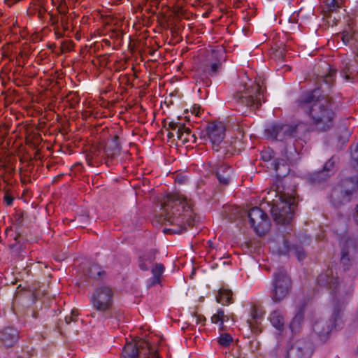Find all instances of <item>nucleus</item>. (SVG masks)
<instances>
[{"instance_id": "55", "label": "nucleus", "mask_w": 358, "mask_h": 358, "mask_svg": "<svg viewBox=\"0 0 358 358\" xmlns=\"http://www.w3.org/2000/svg\"><path fill=\"white\" fill-rule=\"evenodd\" d=\"M238 358H244V357H238Z\"/></svg>"}, {"instance_id": "48", "label": "nucleus", "mask_w": 358, "mask_h": 358, "mask_svg": "<svg viewBox=\"0 0 358 358\" xmlns=\"http://www.w3.org/2000/svg\"><path fill=\"white\" fill-rule=\"evenodd\" d=\"M174 136V134L173 132H169L168 137L169 138H173Z\"/></svg>"}, {"instance_id": "37", "label": "nucleus", "mask_w": 358, "mask_h": 358, "mask_svg": "<svg viewBox=\"0 0 358 358\" xmlns=\"http://www.w3.org/2000/svg\"><path fill=\"white\" fill-rule=\"evenodd\" d=\"M192 317L196 319V323H203L206 321V318L203 315H197L196 313H194Z\"/></svg>"}, {"instance_id": "28", "label": "nucleus", "mask_w": 358, "mask_h": 358, "mask_svg": "<svg viewBox=\"0 0 358 358\" xmlns=\"http://www.w3.org/2000/svg\"><path fill=\"white\" fill-rule=\"evenodd\" d=\"M229 320V316L224 314L222 309H219L217 313L211 317L213 323L217 324L220 322V329L223 330L224 328V322Z\"/></svg>"}, {"instance_id": "34", "label": "nucleus", "mask_w": 358, "mask_h": 358, "mask_svg": "<svg viewBox=\"0 0 358 358\" xmlns=\"http://www.w3.org/2000/svg\"><path fill=\"white\" fill-rule=\"evenodd\" d=\"M298 152L294 150V152L286 150V157L287 160L289 162L294 161L296 159V156H298Z\"/></svg>"}, {"instance_id": "33", "label": "nucleus", "mask_w": 358, "mask_h": 358, "mask_svg": "<svg viewBox=\"0 0 358 358\" xmlns=\"http://www.w3.org/2000/svg\"><path fill=\"white\" fill-rule=\"evenodd\" d=\"M78 315V311L76 310H72L71 315L65 317V322L69 324L71 321L75 322Z\"/></svg>"}, {"instance_id": "42", "label": "nucleus", "mask_w": 358, "mask_h": 358, "mask_svg": "<svg viewBox=\"0 0 358 358\" xmlns=\"http://www.w3.org/2000/svg\"><path fill=\"white\" fill-rule=\"evenodd\" d=\"M341 38L345 44H348L350 41V37L348 36V34H343L341 36Z\"/></svg>"}, {"instance_id": "5", "label": "nucleus", "mask_w": 358, "mask_h": 358, "mask_svg": "<svg viewBox=\"0 0 358 358\" xmlns=\"http://www.w3.org/2000/svg\"><path fill=\"white\" fill-rule=\"evenodd\" d=\"M292 281L284 268H280L274 273L270 296L275 303L282 301L290 293Z\"/></svg>"}, {"instance_id": "15", "label": "nucleus", "mask_w": 358, "mask_h": 358, "mask_svg": "<svg viewBox=\"0 0 358 358\" xmlns=\"http://www.w3.org/2000/svg\"><path fill=\"white\" fill-rule=\"evenodd\" d=\"M272 249L279 255H294L299 261H302L306 257V253L301 246L292 245L290 246L289 241L282 240V245L277 248L275 245H272Z\"/></svg>"}, {"instance_id": "13", "label": "nucleus", "mask_w": 358, "mask_h": 358, "mask_svg": "<svg viewBox=\"0 0 358 358\" xmlns=\"http://www.w3.org/2000/svg\"><path fill=\"white\" fill-rule=\"evenodd\" d=\"M225 126L221 122H214L209 123L206 128V134L210 139L213 149L218 152L222 146L225 136Z\"/></svg>"}, {"instance_id": "10", "label": "nucleus", "mask_w": 358, "mask_h": 358, "mask_svg": "<svg viewBox=\"0 0 358 358\" xmlns=\"http://www.w3.org/2000/svg\"><path fill=\"white\" fill-rule=\"evenodd\" d=\"M250 226L255 231L262 236L268 231L270 222L267 215L259 207H253L248 212Z\"/></svg>"}, {"instance_id": "45", "label": "nucleus", "mask_w": 358, "mask_h": 358, "mask_svg": "<svg viewBox=\"0 0 358 358\" xmlns=\"http://www.w3.org/2000/svg\"><path fill=\"white\" fill-rule=\"evenodd\" d=\"M355 48L357 49V51H356V55H355V62L357 63H358V42H357V44L355 45Z\"/></svg>"}, {"instance_id": "44", "label": "nucleus", "mask_w": 358, "mask_h": 358, "mask_svg": "<svg viewBox=\"0 0 358 358\" xmlns=\"http://www.w3.org/2000/svg\"><path fill=\"white\" fill-rule=\"evenodd\" d=\"M22 240V234L19 232H17V235L15 237V241L16 243L20 244Z\"/></svg>"}, {"instance_id": "3", "label": "nucleus", "mask_w": 358, "mask_h": 358, "mask_svg": "<svg viewBox=\"0 0 358 358\" xmlns=\"http://www.w3.org/2000/svg\"><path fill=\"white\" fill-rule=\"evenodd\" d=\"M299 103L303 106L317 128L325 131L334 124L335 113L331 99L322 96L319 89L303 94Z\"/></svg>"}, {"instance_id": "41", "label": "nucleus", "mask_w": 358, "mask_h": 358, "mask_svg": "<svg viewBox=\"0 0 358 358\" xmlns=\"http://www.w3.org/2000/svg\"><path fill=\"white\" fill-rule=\"evenodd\" d=\"M192 113L195 114L196 115H199L200 113V106L194 105L192 107Z\"/></svg>"}, {"instance_id": "25", "label": "nucleus", "mask_w": 358, "mask_h": 358, "mask_svg": "<svg viewBox=\"0 0 358 358\" xmlns=\"http://www.w3.org/2000/svg\"><path fill=\"white\" fill-rule=\"evenodd\" d=\"M232 292L227 289H221L219 291L218 296L216 298L217 303H220L222 305H228L232 303Z\"/></svg>"}, {"instance_id": "26", "label": "nucleus", "mask_w": 358, "mask_h": 358, "mask_svg": "<svg viewBox=\"0 0 358 358\" xmlns=\"http://www.w3.org/2000/svg\"><path fill=\"white\" fill-rule=\"evenodd\" d=\"M164 271V266L162 264H156L152 268V273L153 278L152 279L151 283L149 286H154L159 284L160 282V277Z\"/></svg>"}, {"instance_id": "46", "label": "nucleus", "mask_w": 358, "mask_h": 358, "mask_svg": "<svg viewBox=\"0 0 358 358\" xmlns=\"http://www.w3.org/2000/svg\"><path fill=\"white\" fill-rule=\"evenodd\" d=\"M355 220L358 223V205L356 208V213L355 215Z\"/></svg>"}, {"instance_id": "31", "label": "nucleus", "mask_w": 358, "mask_h": 358, "mask_svg": "<svg viewBox=\"0 0 358 358\" xmlns=\"http://www.w3.org/2000/svg\"><path fill=\"white\" fill-rule=\"evenodd\" d=\"M232 341V337L229 334H222L218 338V343L222 346H228Z\"/></svg>"}, {"instance_id": "36", "label": "nucleus", "mask_w": 358, "mask_h": 358, "mask_svg": "<svg viewBox=\"0 0 358 358\" xmlns=\"http://www.w3.org/2000/svg\"><path fill=\"white\" fill-rule=\"evenodd\" d=\"M141 259L148 264H152L155 259V252H151L149 255L141 257Z\"/></svg>"}, {"instance_id": "19", "label": "nucleus", "mask_w": 358, "mask_h": 358, "mask_svg": "<svg viewBox=\"0 0 358 358\" xmlns=\"http://www.w3.org/2000/svg\"><path fill=\"white\" fill-rule=\"evenodd\" d=\"M341 263L344 266L345 269L348 268L350 265V259L349 257L350 248H354V242L352 239H345L341 242Z\"/></svg>"}, {"instance_id": "38", "label": "nucleus", "mask_w": 358, "mask_h": 358, "mask_svg": "<svg viewBox=\"0 0 358 358\" xmlns=\"http://www.w3.org/2000/svg\"><path fill=\"white\" fill-rule=\"evenodd\" d=\"M147 262L143 260L141 258V261H140V263H139V267L141 270H143V271H148L149 269V266L147 264Z\"/></svg>"}, {"instance_id": "14", "label": "nucleus", "mask_w": 358, "mask_h": 358, "mask_svg": "<svg viewBox=\"0 0 358 358\" xmlns=\"http://www.w3.org/2000/svg\"><path fill=\"white\" fill-rule=\"evenodd\" d=\"M214 54H212L204 60L199 67V71L203 78L208 79L209 77L216 76L221 68L222 63L219 59H214Z\"/></svg>"}, {"instance_id": "21", "label": "nucleus", "mask_w": 358, "mask_h": 358, "mask_svg": "<svg viewBox=\"0 0 358 358\" xmlns=\"http://www.w3.org/2000/svg\"><path fill=\"white\" fill-rule=\"evenodd\" d=\"M269 320L271 324L277 329H283L285 325V319L282 313L278 310L273 311L269 316Z\"/></svg>"}, {"instance_id": "43", "label": "nucleus", "mask_w": 358, "mask_h": 358, "mask_svg": "<svg viewBox=\"0 0 358 358\" xmlns=\"http://www.w3.org/2000/svg\"><path fill=\"white\" fill-rule=\"evenodd\" d=\"M252 320L257 322V319L259 318L258 313L255 309H252Z\"/></svg>"}, {"instance_id": "27", "label": "nucleus", "mask_w": 358, "mask_h": 358, "mask_svg": "<svg viewBox=\"0 0 358 358\" xmlns=\"http://www.w3.org/2000/svg\"><path fill=\"white\" fill-rule=\"evenodd\" d=\"M339 8H341L339 0H326V3L323 7L324 16H330L331 12L336 11Z\"/></svg>"}, {"instance_id": "17", "label": "nucleus", "mask_w": 358, "mask_h": 358, "mask_svg": "<svg viewBox=\"0 0 358 358\" xmlns=\"http://www.w3.org/2000/svg\"><path fill=\"white\" fill-rule=\"evenodd\" d=\"M215 172L220 184L229 185L232 172V169L229 166L224 164H217Z\"/></svg>"}, {"instance_id": "32", "label": "nucleus", "mask_w": 358, "mask_h": 358, "mask_svg": "<svg viewBox=\"0 0 358 358\" xmlns=\"http://www.w3.org/2000/svg\"><path fill=\"white\" fill-rule=\"evenodd\" d=\"M336 70L334 69H329L328 74L324 77V82L327 84L331 85L333 83L334 78L336 76Z\"/></svg>"}, {"instance_id": "54", "label": "nucleus", "mask_w": 358, "mask_h": 358, "mask_svg": "<svg viewBox=\"0 0 358 358\" xmlns=\"http://www.w3.org/2000/svg\"><path fill=\"white\" fill-rule=\"evenodd\" d=\"M65 48H66V50H69V47H66Z\"/></svg>"}, {"instance_id": "12", "label": "nucleus", "mask_w": 358, "mask_h": 358, "mask_svg": "<svg viewBox=\"0 0 358 358\" xmlns=\"http://www.w3.org/2000/svg\"><path fill=\"white\" fill-rule=\"evenodd\" d=\"M313 345L308 339L301 338L295 341L287 350V358H310Z\"/></svg>"}, {"instance_id": "49", "label": "nucleus", "mask_w": 358, "mask_h": 358, "mask_svg": "<svg viewBox=\"0 0 358 358\" xmlns=\"http://www.w3.org/2000/svg\"><path fill=\"white\" fill-rule=\"evenodd\" d=\"M248 322L249 323V326H250V327H252V322H251L250 320H248Z\"/></svg>"}, {"instance_id": "11", "label": "nucleus", "mask_w": 358, "mask_h": 358, "mask_svg": "<svg viewBox=\"0 0 358 358\" xmlns=\"http://www.w3.org/2000/svg\"><path fill=\"white\" fill-rule=\"evenodd\" d=\"M301 124L292 125L284 124H276L266 129L268 138L282 141L287 138L295 137L297 129Z\"/></svg>"}, {"instance_id": "20", "label": "nucleus", "mask_w": 358, "mask_h": 358, "mask_svg": "<svg viewBox=\"0 0 358 358\" xmlns=\"http://www.w3.org/2000/svg\"><path fill=\"white\" fill-rule=\"evenodd\" d=\"M176 134L178 138L183 143L189 142L191 140H192V141H195L196 139L194 134H191L190 129L185 127L184 124H180Z\"/></svg>"}, {"instance_id": "1", "label": "nucleus", "mask_w": 358, "mask_h": 358, "mask_svg": "<svg viewBox=\"0 0 358 358\" xmlns=\"http://www.w3.org/2000/svg\"><path fill=\"white\" fill-rule=\"evenodd\" d=\"M317 285L330 291L331 300L333 306L334 320L326 318H317L313 324V331L321 339H325L330 334L335 322L340 318L341 312L353 291L350 282H339L337 277L334 275L331 269H328L321 273L317 278Z\"/></svg>"}, {"instance_id": "16", "label": "nucleus", "mask_w": 358, "mask_h": 358, "mask_svg": "<svg viewBox=\"0 0 358 358\" xmlns=\"http://www.w3.org/2000/svg\"><path fill=\"white\" fill-rule=\"evenodd\" d=\"M337 158L334 156L326 162L322 170L315 172L310 176L308 181L312 185H319L326 180L330 176L331 169L336 163Z\"/></svg>"}, {"instance_id": "22", "label": "nucleus", "mask_w": 358, "mask_h": 358, "mask_svg": "<svg viewBox=\"0 0 358 358\" xmlns=\"http://www.w3.org/2000/svg\"><path fill=\"white\" fill-rule=\"evenodd\" d=\"M120 151V145L118 136H115L113 140L108 143L106 146L105 152L108 157H113L117 155Z\"/></svg>"}, {"instance_id": "53", "label": "nucleus", "mask_w": 358, "mask_h": 358, "mask_svg": "<svg viewBox=\"0 0 358 358\" xmlns=\"http://www.w3.org/2000/svg\"><path fill=\"white\" fill-rule=\"evenodd\" d=\"M62 34H58V37H62Z\"/></svg>"}, {"instance_id": "47", "label": "nucleus", "mask_w": 358, "mask_h": 358, "mask_svg": "<svg viewBox=\"0 0 358 358\" xmlns=\"http://www.w3.org/2000/svg\"><path fill=\"white\" fill-rule=\"evenodd\" d=\"M91 316H92V317H99V316H100V314H98L97 313L94 312V313H92L91 314Z\"/></svg>"}, {"instance_id": "18", "label": "nucleus", "mask_w": 358, "mask_h": 358, "mask_svg": "<svg viewBox=\"0 0 358 358\" xmlns=\"http://www.w3.org/2000/svg\"><path fill=\"white\" fill-rule=\"evenodd\" d=\"M1 339L6 345L12 347L19 339L18 331L13 327L5 328L1 331Z\"/></svg>"}, {"instance_id": "50", "label": "nucleus", "mask_w": 358, "mask_h": 358, "mask_svg": "<svg viewBox=\"0 0 358 358\" xmlns=\"http://www.w3.org/2000/svg\"><path fill=\"white\" fill-rule=\"evenodd\" d=\"M176 180H177L178 181H179L180 182H182V179H180V178H178V176H177Z\"/></svg>"}, {"instance_id": "40", "label": "nucleus", "mask_w": 358, "mask_h": 358, "mask_svg": "<svg viewBox=\"0 0 358 358\" xmlns=\"http://www.w3.org/2000/svg\"><path fill=\"white\" fill-rule=\"evenodd\" d=\"M4 201L6 202L8 205H11L13 201V198L12 196L8 194H6L4 196Z\"/></svg>"}, {"instance_id": "6", "label": "nucleus", "mask_w": 358, "mask_h": 358, "mask_svg": "<svg viewBox=\"0 0 358 358\" xmlns=\"http://www.w3.org/2000/svg\"><path fill=\"white\" fill-rule=\"evenodd\" d=\"M357 189L358 177L347 179L341 186L333 189L330 196L331 202L336 207L341 206L351 200V196Z\"/></svg>"}, {"instance_id": "39", "label": "nucleus", "mask_w": 358, "mask_h": 358, "mask_svg": "<svg viewBox=\"0 0 358 358\" xmlns=\"http://www.w3.org/2000/svg\"><path fill=\"white\" fill-rule=\"evenodd\" d=\"M180 124L175 122H170L169 123V128L172 129V130H176V131H177L178 129L180 127Z\"/></svg>"}, {"instance_id": "30", "label": "nucleus", "mask_w": 358, "mask_h": 358, "mask_svg": "<svg viewBox=\"0 0 358 358\" xmlns=\"http://www.w3.org/2000/svg\"><path fill=\"white\" fill-rule=\"evenodd\" d=\"M102 272L103 271L98 265L92 264L89 268L88 275L92 278H96L99 277L101 275Z\"/></svg>"}, {"instance_id": "29", "label": "nucleus", "mask_w": 358, "mask_h": 358, "mask_svg": "<svg viewBox=\"0 0 358 358\" xmlns=\"http://www.w3.org/2000/svg\"><path fill=\"white\" fill-rule=\"evenodd\" d=\"M341 74V76L346 80H350L351 79V74L352 71H351V65L349 59L343 60L342 62Z\"/></svg>"}, {"instance_id": "52", "label": "nucleus", "mask_w": 358, "mask_h": 358, "mask_svg": "<svg viewBox=\"0 0 358 358\" xmlns=\"http://www.w3.org/2000/svg\"><path fill=\"white\" fill-rule=\"evenodd\" d=\"M285 1H287L288 3H289L291 0H285Z\"/></svg>"}, {"instance_id": "24", "label": "nucleus", "mask_w": 358, "mask_h": 358, "mask_svg": "<svg viewBox=\"0 0 358 358\" xmlns=\"http://www.w3.org/2000/svg\"><path fill=\"white\" fill-rule=\"evenodd\" d=\"M273 167L279 177L285 176L289 171V167L283 159H276L273 163Z\"/></svg>"}, {"instance_id": "35", "label": "nucleus", "mask_w": 358, "mask_h": 358, "mask_svg": "<svg viewBox=\"0 0 358 358\" xmlns=\"http://www.w3.org/2000/svg\"><path fill=\"white\" fill-rule=\"evenodd\" d=\"M351 157L352 159L358 164V143L352 148Z\"/></svg>"}, {"instance_id": "8", "label": "nucleus", "mask_w": 358, "mask_h": 358, "mask_svg": "<svg viewBox=\"0 0 358 358\" xmlns=\"http://www.w3.org/2000/svg\"><path fill=\"white\" fill-rule=\"evenodd\" d=\"M113 289L107 285L98 287L91 296V303L94 308L101 313H108L113 302Z\"/></svg>"}, {"instance_id": "2", "label": "nucleus", "mask_w": 358, "mask_h": 358, "mask_svg": "<svg viewBox=\"0 0 358 358\" xmlns=\"http://www.w3.org/2000/svg\"><path fill=\"white\" fill-rule=\"evenodd\" d=\"M194 213L187 199L179 194H169L162 203L160 221L173 227L163 229L164 233L179 234L185 229V224H193Z\"/></svg>"}, {"instance_id": "23", "label": "nucleus", "mask_w": 358, "mask_h": 358, "mask_svg": "<svg viewBox=\"0 0 358 358\" xmlns=\"http://www.w3.org/2000/svg\"><path fill=\"white\" fill-rule=\"evenodd\" d=\"M304 313L302 309H300L290 322L289 327L293 333L299 332L303 322Z\"/></svg>"}, {"instance_id": "9", "label": "nucleus", "mask_w": 358, "mask_h": 358, "mask_svg": "<svg viewBox=\"0 0 358 358\" xmlns=\"http://www.w3.org/2000/svg\"><path fill=\"white\" fill-rule=\"evenodd\" d=\"M122 358H158L151 350L150 345L145 340L138 339L127 343L122 352Z\"/></svg>"}, {"instance_id": "51", "label": "nucleus", "mask_w": 358, "mask_h": 358, "mask_svg": "<svg viewBox=\"0 0 358 358\" xmlns=\"http://www.w3.org/2000/svg\"><path fill=\"white\" fill-rule=\"evenodd\" d=\"M10 247H11V248H12V249H14V248L16 247V245H15V244H13V245H12Z\"/></svg>"}, {"instance_id": "7", "label": "nucleus", "mask_w": 358, "mask_h": 358, "mask_svg": "<svg viewBox=\"0 0 358 358\" xmlns=\"http://www.w3.org/2000/svg\"><path fill=\"white\" fill-rule=\"evenodd\" d=\"M280 202L271 208V213L274 220L280 224H287L292 219L295 209L294 199L283 194L280 196Z\"/></svg>"}, {"instance_id": "4", "label": "nucleus", "mask_w": 358, "mask_h": 358, "mask_svg": "<svg viewBox=\"0 0 358 358\" xmlns=\"http://www.w3.org/2000/svg\"><path fill=\"white\" fill-rule=\"evenodd\" d=\"M236 101L246 107L255 110L261 105L263 95L259 83H253L249 80L234 94Z\"/></svg>"}]
</instances>
